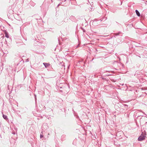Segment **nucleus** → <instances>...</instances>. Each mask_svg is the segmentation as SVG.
<instances>
[{
	"instance_id": "nucleus-1",
	"label": "nucleus",
	"mask_w": 147,
	"mask_h": 147,
	"mask_svg": "<svg viewBox=\"0 0 147 147\" xmlns=\"http://www.w3.org/2000/svg\"><path fill=\"white\" fill-rule=\"evenodd\" d=\"M145 139V136L142 135V136H140L138 138V140L139 141H142L144 140Z\"/></svg>"
},
{
	"instance_id": "nucleus-2",
	"label": "nucleus",
	"mask_w": 147,
	"mask_h": 147,
	"mask_svg": "<svg viewBox=\"0 0 147 147\" xmlns=\"http://www.w3.org/2000/svg\"><path fill=\"white\" fill-rule=\"evenodd\" d=\"M70 20L73 22H76V19L75 17L73 16H71L69 18Z\"/></svg>"
},
{
	"instance_id": "nucleus-3",
	"label": "nucleus",
	"mask_w": 147,
	"mask_h": 147,
	"mask_svg": "<svg viewBox=\"0 0 147 147\" xmlns=\"http://www.w3.org/2000/svg\"><path fill=\"white\" fill-rule=\"evenodd\" d=\"M135 12L136 13V14L139 17L140 16V14L139 12L137 10H136Z\"/></svg>"
},
{
	"instance_id": "nucleus-4",
	"label": "nucleus",
	"mask_w": 147,
	"mask_h": 147,
	"mask_svg": "<svg viewBox=\"0 0 147 147\" xmlns=\"http://www.w3.org/2000/svg\"><path fill=\"white\" fill-rule=\"evenodd\" d=\"M121 33V32H119L117 33H115L114 34V36L115 37L116 36L118 35H119Z\"/></svg>"
},
{
	"instance_id": "nucleus-5",
	"label": "nucleus",
	"mask_w": 147,
	"mask_h": 147,
	"mask_svg": "<svg viewBox=\"0 0 147 147\" xmlns=\"http://www.w3.org/2000/svg\"><path fill=\"white\" fill-rule=\"evenodd\" d=\"M43 64L44 65V66H45V67L46 68L48 67L49 65V63H43Z\"/></svg>"
},
{
	"instance_id": "nucleus-6",
	"label": "nucleus",
	"mask_w": 147,
	"mask_h": 147,
	"mask_svg": "<svg viewBox=\"0 0 147 147\" xmlns=\"http://www.w3.org/2000/svg\"><path fill=\"white\" fill-rule=\"evenodd\" d=\"M3 118L4 119H5L6 120H7L8 119L6 115H5L4 114H3Z\"/></svg>"
},
{
	"instance_id": "nucleus-7",
	"label": "nucleus",
	"mask_w": 147,
	"mask_h": 147,
	"mask_svg": "<svg viewBox=\"0 0 147 147\" xmlns=\"http://www.w3.org/2000/svg\"><path fill=\"white\" fill-rule=\"evenodd\" d=\"M30 4L32 6H34L35 5V3L32 1L30 2Z\"/></svg>"
},
{
	"instance_id": "nucleus-8",
	"label": "nucleus",
	"mask_w": 147,
	"mask_h": 147,
	"mask_svg": "<svg viewBox=\"0 0 147 147\" xmlns=\"http://www.w3.org/2000/svg\"><path fill=\"white\" fill-rule=\"evenodd\" d=\"M5 36L6 37H7V38H9V36L8 35V34L7 32H6L5 33Z\"/></svg>"
},
{
	"instance_id": "nucleus-9",
	"label": "nucleus",
	"mask_w": 147,
	"mask_h": 147,
	"mask_svg": "<svg viewBox=\"0 0 147 147\" xmlns=\"http://www.w3.org/2000/svg\"><path fill=\"white\" fill-rule=\"evenodd\" d=\"M43 137V135L41 134H40V138H42Z\"/></svg>"
},
{
	"instance_id": "nucleus-10",
	"label": "nucleus",
	"mask_w": 147,
	"mask_h": 147,
	"mask_svg": "<svg viewBox=\"0 0 147 147\" xmlns=\"http://www.w3.org/2000/svg\"><path fill=\"white\" fill-rule=\"evenodd\" d=\"M123 105L125 107H128V105H126V104H124Z\"/></svg>"
},
{
	"instance_id": "nucleus-11",
	"label": "nucleus",
	"mask_w": 147,
	"mask_h": 147,
	"mask_svg": "<svg viewBox=\"0 0 147 147\" xmlns=\"http://www.w3.org/2000/svg\"><path fill=\"white\" fill-rule=\"evenodd\" d=\"M28 61H29V60H28V59L26 60V62H28Z\"/></svg>"
},
{
	"instance_id": "nucleus-12",
	"label": "nucleus",
	"mask_w": 147,
	"mask_h": 147,
	"mask_svg": "<svg viewBox=\"0 0 147 147\" xmlns=\"http://www.w3.org/2000/svg\"><path fill=\"white\" fill-rule=\"evenodd\" d=\"M62 3L61 2V3H60L57 6H58V7L60 5V4H62Z\"/></svg>"
},
{
	"instance_id": "nucleus-13",
	"label": "nucleus",
	"mask_w": 147,
	"mask_h": 147,
	"mask_svg": "<svg viewBox=\"0 0 147 147\" xmlns=\"http://www.w3.org/2000/svg\"><path fill=\"white\" fill-rule=\"evenodd\" d=\"M140 111L141 112H142L144 115H146V114L145 113H144V112H142L141 111Z\"/></svg>"
},
{
	"instance_id": "nucleus-14",
	"label": "nucleus",
	"mask_w": 147,
	"mask_h": 147,
	"mask_svg": "<svg viewBox=\"0 0 147 147\" xmlns=\"http://www.w3.org/2000/svg\"><path fill=\"white\" fill-rule=\"evenodd\" d=\"M36 95L35 96V101L36 102Z\"/></svg>"
},
{
	"instance_id": "nucleus-15",
	"label": "nucleus",
	"mask_w": 147,
	"mask_h": 147,
	"mask_svg": "<svg viewBox=\"0 0 147 147\" xmlns=\"http://www.w3.org/2000/svg\"><path fill=\"white\" fill-rule=\"evenodd\" d=\"M106 75L107 76H109L111 75L110 74H108L107 75Z\"/></svg>"
},
{
	"instance_id": "nucleus-16",
	"label": "nucleus",
	"mask_w": 147,
	"mask_h": 147,
	"mask_svg": "<svg viewBox=\"0 0 147 147\" xmlns=\"http://www.w3.org/2000/svg\"><path fill=\"white\" fill-rule=\"evenodd\" d=\"M58 25H60L61 24H60V23H58Z\"/></svg>"
},
{
	"instance_id": "nucleus-17",
	"label": "nucleus",
	"mask_w": 147,
	"mask_h": 147,
	"mask_svg": "<svg viewBox=\"0 0 147 147\" xmlns=\"http://www.w3.org/2000/svg\"><path fill=\"white\" fill-rule=\"evenodd\" d=\"M72 111H73L74 112V113L75 112V111H74V109H72Z\"/></svg>"
},
{
	"instance_id": "nucleus-18",
	"label": "nucleus",
	"mask_w": 147,
	"mask_h": 147,
	"mask_svg": "<svg viewBox=\"0 0 147 147\" xmlns=\"http://www.w3.org/2000/svg\"><path fill=\"white\" fill-rule=\"evenodd\" d=\"M12 134H15V133L14 132Z\"/></svg>"
},
{
	"instance_id": "nucleus-19",
	"label": "nucleus",
	"mask_w": 147,
	"mask_h": 147,
	"mask_svg": "<svg viewBox=\"0 0 147 147\" xmlns=\"http://www.w3.org/2000/svg\"><path fill=\"white\" fill-rule=\"evenodd\" d=\"M108 71H106V72H108Z\"/></svg>"
},
{
	"instance_id": "nucleus-20",
	"label": "nucleus",
	"mask_w": 147,
	"mask_h": 147,
	"mask_svg": "<svg viewBox=\"0 0 147 147\" xmlns=\"http://www.w3.org/2000/svg\"><path fill=\"white\" fill-rule=\"evenodd\" d=\"M38 43L39 44H40V43L39 42H38Z\"/></svg>"
},
{
	"instance_id": "nucleus-21",
	"label": "nucleus",
	"mask_w": 147,
	"mask_h": 147,
	"mask_svg": "<svg viewBox=\"0 0 147 147\" xmlns=\"http://www.w3.org/2000/svg\"><path fill=\"white\" fill-rule=\"evenodd\" d=\"M146 3H147V1H146Z\"/></svg>"
}]
</instances>
